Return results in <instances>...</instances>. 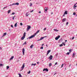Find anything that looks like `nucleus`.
Returning a JSON list of instances; mask_svg holds the SVG:
<instances>
[{
	"label": "nucleus",
	"instance_id": "obj_57",
	"mask_svg": "<svg viewBox=\"0 0 77 77\" xmlns=\"http://www.w3.org/2000/svg\"><path fill=\"white\" fill-rule=\"evenodd\" d=\"M46 47H48V45H46Z\"/></svg>",
	"mask_w": 77,
	"mask_h": 77
},
{
	"label": "nucleus",
	"instance_id": "obj_61",
	"mask_svg": "<svg viewBox=\"0 0 77 77\" xmlns=\"http://www.w3.org/2000/svg\"><path fill=\"white\" fill-rule=\"evenodd\" d=\"M1 48H0V49Z\"/></svg>",
	"mask_w": 77,
	"mask_h": 77
},
{
	"label": "nucleus",
	"instance_id": "obj_15",
	"mask_svg": "<svg viewBox=\"0 0 77 77\" xmlns=\"http://www.w3.org/2000/svg\"><path fill=\"white\" fill-rule=\"evenodd\" d=\"M44 38H45V37H41L40 39V40H42V39H44Z\"/></svg>",
	"mask_w": 77,
	"mask_h": 77
},
{
	"label": "nucleus",
	"instance_id": "obj_30",
	"mask_svg": "<svg viewBox=\"0 0 77 77\" xmlns=\"http://www.w3.org/2000/svg\"><path fill=\"white\" fill-rule=\"evenodd\" d=\"M72 57H74V53H73V55H72Z\"/></svg>",
	"mask_w": 77,
	"mask_h": 77
},
{
	"label": "nucleus",
	"instance_id": "obj_4",
	"mask_svg": "<svg viewBox=\"0 0 77 77\" xmlns=\"http://www.w3.org/2000/svg\"><path fill=\"white\" fill-rule=\"evenodd\" d=\"M21 68H22V70H20V71L23 70V69H24V63H23V64L22 66L21 67Z\"/></svg>",
	"mask_w": 77,
	"mask_h": 77
},
{
	"label": "nucleus",
	"instance_id": "obj_47",
	"mask_svg": "<svg viewBox=\"0 0 77 77\" xmlns=\"http://www.w3.org/2000/svg\"><path fill=\"white\" fill-rule=\"evenodd\" d=\"M68 22H67L66 23V25H68Z\"/></svg>",
	"mask_w": 77,
	"mask_h": 77
},
{
	"label": "nucleus",
	"instance_id": "obj_53",
	"mask_svg": "<svg viewBox=\"0 0 77 77\" xmlns=\"http://www.w3.org/2000/svg\"><path fill=\"white\" fill-rule=\"evenodd\" d=\"M53 14V12H52L51 13V15Z\"/></svg>",
	"mask_w": 77,
	"mask_h": 77
},
{
	"label": "nucleus",
	"instance_id": "obj_36",
	"mask_svg": "<svg viewBox=\"0 0 77 77\" xmlns=\"http://www.w3.org/2000/svg\"><path fill=\"white\" fill-rule=\"evenodd\" d=\"M62 44L63 45H64V46H65V44L64 43H62Z\"/></svg>",
	"mask_w": 77,
	"mask_h": 77
},
{
	"label": "nucleus",
	"instance_id": "obj_14",
	"mask_svg": "<svg viewBox=\"0 0 77 77\" xmlns=\"http://www.w3.org/2000/svg\"><path fill=\"white\" fill-rule=\"evenodd\" d=\"M54 31H55V32H58V31H59V30H57V29H54Z\"/></svg>",
	"mask_w": 77,
	"mask_h": 77
},
{
	"label": "nucleus",
	"instance_id": "obj_13",
	"mask_svg": "<svg viewBox=\"0 0 77 77\" xmlns=\"http://www.w3.org/2000/svg\"><path fill=\"white\" fill-rule=\"evenodd\" d=\"M14 27H17V23H15L14 24Z\"/></svg>",
	"mask_w": 77,
	"mask_h": 77
},
{
	"label": "nucleus",
	"instance_id": "obj_11",
	"mask_svg": "<svg viewBox=\"0 0 77 77\" xmlns=\"http://www.w3.org/2000/svg\"><path fill=\"white\" fill-rule=\"evenodd\" d=\"M14 56H13L11 57V58L9 60H12V59H13L14 58Z\"/></svg>",
	"mask_w": 77,
	"mask_h": 77
},
{
	"label": "nucleus",
	"instance_id": "obj_5",
	"mask_svg": "<svg viewBox=\"0 0 77 77\" xmlns=\"http://www.w3.org/2000/svg\"><path fill=\"white\" fill-rule=\"evenodd\" d=\"M60 35H59L58 36V37H56L55 38V40H57V39H58L59 38H60Z\"/></svg>",
	"mask_w": 77,
	"mask_h": 77
},
{
	"label": "nucleus",
	"instance_id": "obj_35",
	"mask_svg": "<svg viewBox=\"0 0 77 77\" xmlns=\"http://www.w3.org/2000/svg\"><path fill=\"white\" fill-rule=\"evenodd\" d=\"M20 26H23V23H20Z\"/></svg>",
	"mask_w": 77,
	"mask_h": 77
},
{
	"label": "nucleus",
	"instance_id": "obj_55",
	"mask_svg": "<svg viewBox=\"0 0 77 77\" xmlns=\"http://www.w3.org/2000/svg\"><path fill=\"white\" fill-rule=\"evenodd\" d=\"M67 41V40H65V42H66Z\"/></svg>",
	"mask_w": 77,
	"mask_h": 77
},
{
	"label": "nucleus",
	"instance_id": "obj_46",
	"mask_svg": "<svg viewBox=\"0 0 77 77\" xmlns=\"http://www.w3.org/2000/svg\"><path fill=\"white\" fill-rule=\"evenodd\" d=\"M74 37H73L72 38V39H74Z\"/></svg>",
	"mask_w": 77,
	"mask_h": 77
},
{
	"label": "nucleus",
	"instance_id": "obj_56",
	"mask_svg": "<svg viewBox=\"0 0 77 77\" xmlns=\"http://www.w3.org/2000/svg\"><path fill=\"white\" fill-rule=\"evenodd\" d=\"M14 18H15V16H14Z\"/></svg>",
	"mask_w": 77,
	"mask_h": 77
},
{
	"label": "nucleus",
	"instance_id": "obj_29",
	"mask_svg": "<svg viewBox=\"0 0 77 77\" xmlns=\"http://www.w3.org/2000/svg\"><path fill=\"white\" fill-rule=\"evenodd\" d=\"M62 46H63V45L62 44L60 45V47H62Z\"/></svg>",
	"mask_w": 77,
	"mask_h": 77
},
{
	"label": "nucleus",
	"instance_id": "obj_20",
	"mask_svg": "<svg viewBox=\"0 0 77 77\" xmlns=\"http://www.w3.org/2000/svg\"><path fill=\"white\" fill-rule=\"evenodd\" d=\"M36 64L35 63L34 64L33 63H32V64L31 65L32 66V65H34V66L36 65Z\"/></svg>",
	"mask_w": 77,
	"mask_h": 77
},
{
	"label": "nucleus",
	"instance_id": "obj_9",
	"mask_svg": "<svg viewBox=\"0 0 77 77\" xmlns=\"http://www.w3.org/2000/svg\"><path fill=\"white\" fill-rule=\"evenodd\" d=\"M50 51H51V50H49L47 52V55H48V54H49V53H50Z\"/></svg>",
	"mask_w": 77,
	"mask_h": 77
},
{
	"label": "nucleus",
	"instance_id": "obj_51",
	"mask_svg": "<svg viewBox=\"0 0 77 77\" xmlns=\"http://www.w3.org/2000/svg\"><path fill=\"white\" fill-rule=\"evenodd\" d=\"M41 40H40V39H39V40H38V41H41Z\"/></svg>",
	"mask_w": 77,
	"mask_h": 77
},
{
	"label": "nucleus",
	"instance_id": "obj_3",
	"mask_svg": "<svg viewBox=\"0 0 77 77\" xmlns=\"http://www.w3.org/2000/svg\"><path fill=\"white\" fill-rule=\"evenodd\" d=\"M31 28V26L28 25V27L27 28V31H29V30Z\"/></svg>",
	"mask_w": 77,
	"mask_h": 77
},
{
	"label": "nucleus",
	"instance_id": "obj_58",
	"mask_svg": "<svg viewBox=\"0 0 77 77\" xmlns=\"http://www.w3.org/2000/svg\"><path fill=\"white\" fill-rule=\"evenodd\" d=\"M77 4V3H76L75 4H76H76Z\"/></svg>",
	"mask_w": 77,
	"mask_h": 77
},
{
	"label": "nucleus",
	"instance_id": "obj_31",
	"mask_svg": "<svg viewBox=\"0 0 77 77\" xmlns=\"http://www.w3.org/2000/svg\"><path fill=\"white\" fill-rule=\"evenodd\" d=\"M47 10H48V9L47 8H46V9H45V11H46V12H47Z\"/></svg>",
	"mask_w": 77,
	"mask_h": 77
},
{
	"label": "nucleus",
	"instance_id": "obj_27",
	"mask_svg": "<svg viewBox=\"0 0 77 77\" xmlns=\"http://www.w3.org/2000/svg\"><path fill=\"white\" fill-rule=\"evenodd\" d=\"M69 53H70V52H67L66 53V54H67V55H69Z\"/></svg>",
	"mask_w": 77,
	"mask_h": 77
},
{
	"label": "nucleus",
	"instance_id": "obj_25",
	"mask_svg": "<svg viewBox=\"0 0 77 77\" xmlns=\"http://www.w3.org/2000/svg\"><path fill=\"white\" fill-rule=\"evenodd\" d=\"M3 66V65L2 64H0V66Z\"/></svg>",
	"mask_w": 77,
	"mask_h": 77
},
{
	"label": "nucleus",
	"instance_id": "obj_23",
	"mask_svg": "<svg viewBox=\"0 0 77 77\" xmlns=\"http://www.w3.org/2000/svg\"><path fill=\"white\" fill-rule=\"evenodd\" d=\"M67 14V11H65V13H64V14Z\"/></svg>",
	"mask_w": 77,
	"mask_h": 77
},
{
	"label": "nucleus",
	"instance_id": "obj_33",
	"mask_svg": "<svg viewBox=\"0 0 77 77\" xmlns=\"http://www.w3.org/2000/svg\"><path fill=\"white\" fill-rule=\"evenodd\" d=\"M76 5V4H75V5H74V7H75V8H76V7H77V5H76V6L75 5Z\"/></svg>",
	"mask_w": 77,
	"mask_h": 77
},
{
	"label": "nucleus",
	"instance_id": "obj_52",
	"mask_svg": "<svg viewBox=\"0 0 77 77\" xmlns=\"http://www.w3.org/2000/svg\"><path fill=\"white\" fill-rule=\"evenodd\" d=\"M44 45V44H43L42 45V46H43V45Z\"/></svg>",
	"mask_w": 77,
	"mask_h": 77
},
{
	"label": "nucleus",
	"instance_id": "obj_39",
	"mask_svg": "<svg viewBox=\"0 0 77 77\" xmlns=\"http://www.w3.org/2000/svg\"><path fill=\"white\" fill-rule=\"evenodd\" d=\"M14 14H15V13H12V15H14Z\"/></svg>",
	"mask_w": 77,
	"mask_h": 77
},
{
	"label": "nucleus",
	"instance_id": "obj_7",
	"mask_svg": "<svg viewBox=\"0 0 77 77\" xmlns=\"http://www.w3.org/2000/svg\"><path fill=\"white\" fill-rule=\"evenodd\" d=\"M49 58L50 60H52V59H53V56L52 55H51L50 56Z\"/></svg>",
	"mask_w": 77,
	"mask_h": 77
},
{
	"label": "nucleus",
	"instance_id": "obj_59",
	"mask_svg": "<svg viewBox=\"0 0 77 77\" xmlns=\"http://www.w3.org/2000/svg\"><path fill=\"white\" fill-rule=\"evenodd\" d=\"M30 1H31V0H29Z\"/></svg>",
	"mask_w": 77,
	"mask_h": 77
},
{
	"label": "nucleus",
	"instance_id": "obj_40",
	"mask_svg": "<svg viewBox=\"0 0 77 77\" xmlns=\"http://www.w3.org/2000/svg\"><path fill=\"white\" fill-rule=\"evenodd\" d=\"M16 5L15 3H13L12 4V5Z\"/></svg>",
	"mask_w": 77,
	"mask_h": 77
},
{
	"label": "nucleus",
	"instance_id": "obj_21",
	"mask_svg": "<svg viewBox=\"0 0 77 77\" xmlns=\"http://www.w3.org/2000/svg\"><path fill=\"white\" fill-rule=\"evenodd\" d=\"M11 12V10H9L8 11V14H9V13Z\"/></svg>",
	"mask_w": 77,
	"mask_h": 77
},
{
	"label": "nucleus",
	"instance_id": "obj_1",
	"mask_svg": "<svg viewBox=\"0 0 77 77\" xmlns=\"http://www.w3.org/2000/svg\"><path fill=\"white\" fill-rule=\"evenodd\" d=\"M39 30H38L37 31V32H36V33H35V34H34V35H32L30 37H29V38L30 39H31V38H33V37H35V35H36V34H38V33H39Z\"/></svg>",
	"mask_w": 77,
	"mask_h": 77
},
{
	"label": "nucleus",
	"instance_id": "obj_2",
	"mask_svg": "<svg viewBox=\"0 0 77 77\" xmlns=\"http://www.w3.org/2000/svg\"><path fill=\"white\" fill-rule=\"evenodd\" d=\"M26 32H24L23 33V36L21 38V40H23L24 39V38H25V36H26Z\"/></svg>",
	"mask_w": 77,
	"mask_h": 77
},
{
	"label": "nucleus",
	"instance_id": "obj_16",
	"mask_svg": "<svg viewBox=\"0 0 77 77\" xmlns=\"http://www.w3.org/2000/svg\"><path fill=\"white\" fill-rule=\"evenodd\" d=\"M33 45H32L30 46V48H33Z\"/></svg>",
	"mask_w": 77,
	"mask_h": 77
},
{
	"label": "nucleus",
	"instance_id": "obj_41",
	"mask_svg": "<svg viewBox=\"0 0 77 77\" xmlns=\"http://www.w3.org/2000/svg\"><path fill=\"white\" fill-rule=\"evenodd\" d=\"M41 49H42V50L43 49V47H42L40 48Z\"/></svg>",
	"mask_w": 77,
	"mask_h": 77
},
{
	"label": "nucleus",
	"instance_id": "obj_44",
	"mask_svg": "<svg viewBox=\"0 0 77 77\" xmlns=\"http://www.w3.org/2000/svg\"><path fill=\"white\" fill-rule=\"evenodd\" d=\"M57 62H56L55 63V65H57Z\"/></svg>",
	"mask_w": 77,
	"mask_h": 77
},
{
	"label": "nucleus",
	"instance_id": "obj_42",
	"mask_svg": "<svg viewBox=\"0 0 77 77\" xmlns=\"http://www.w3.org/2000/svg\"><path fill=\"white\" fill-rule=\"evenodd\" d=\"M69 51L70 52V53H71V50H69Z\"/></svg>",
	"mask_w": 77,
	"mask_h": 77
},
{
	"label": "nucleus",
	"instance_id": "obj_43",
	"mask_svg": "<svg viewBox=\"0 0 77 77\" xmlns=\"http://www.w3.org/2000/svg\"><path fill=\"white\" fill-rule=\"evenodd\" d=\"M11 27H12V28H13V27H14V26H13V25H11Z\"/></svg>",
	"mask_w": 77,
	"mask_h": 77
},
{
	"label": "nucleus",
	"instance_id": "obj_22",
	"mask_svg": "<svg viewBox=\"0 0 77 77\" xmlns=\"http://www.w3.org/2000/svg\"><path fill=\"white\" fill-rule=\"evenodd\" d=\"M6 34H7V33L6 32H5V33H4V35H3V36H5V35H6Z\"/></svg>",
	"mask_w": 77,
	"mask_h": 77
},
{
	"label": "nucleus",
	"instance_id": "obj_8",
	"mask_svg": "<svg viewBox=\"0 0 77 77\" xmlns=\"http://www.w3.org/2000/svg\"><path fill=\"white\" fill-rule=\"evenodd\" d=\"M25 51V50H24V48H23L22 49V52L23 53V55H24V51Z\"/></svg>",
	"mask_w": 77,
	"mask_h": 77
},
{
	"label": "nucleus",
	"instance_id": "obj_28",
	"mask_svg": "<svg viewBox=\"0 0 77 77\" xmlns=\"http://www.w3.org/2000/svg\"><path fill=\"white\" fill-rule=\"evenodd\" d=\"M31 72L30 71V70L29 71V72H27V74H30V73Z\"/></svg>",
	"mask_w": 77,
	"mask_h": 77
},
{
	"label": "nucleus",
	"instance_id": "obj_62",
	"mask_svg": "<svg viewBox=\"0 0 77 77\" xmlns=\"http://www.w3.org/2000/svg\"><path fill=\"white\" fill-rule=\"evenodd\" d=\"M12 14H11V15H12Z\"/></svg>",
	"mask_w": 77,
	"mask_h": 77
},
{
	"label": "nucleus",
	"instance_id": "obj_12",
	"mask_svg": "<svg viewBox=\"0 0 77 77\" xmlns=\"http://www.w3.org/2000/svg\"><path fill=\"white\" fill-rule=\"evenodd\" d=\"M28 15H29V14H28V13H26V17H28Z\"/></svg>",
	"mask_w": 77,
	"mask_h": 77
},
{
	"label": "nucleus",
	"instance_id": "obj_48",
	"mask_svg": "<svg viewBox=\"0 0 77 77\" xmlns=\"http://www.w3.org/2000/svg\"><path fill=\"white\" fill-rule=\"evenodd\" d=\"M38 13H39V14H41V11H39V12H38Z\"/></svg>",
	"mask_w": 77,
	"mask_h": 77
},
{
	"label": "nucleus",
	"instance_id": "obj_10",
	"mask_svg": "<svg viewBox=\"0 0 77 77\" xmlns=\"http://www.w3.org/2000/svg\"><path fill=\"white\" fill-rule=\"evenodd\" d=\"M65 21H66V18H64L62 20V22H65Z\"/></svg>",
	"mask_w": 77,
	"mask_h": 77
},
{
	"label": "nucleus",
	"instance_id": "obj_38",
	"mask_svg": "<svg viewBox=\"0 0 77 77\" xmlns=\"http://www.w3.org/2000/svg\"><path fill=\"white\" fill-rule=\"evenodd\" d=\"M46 28H44L43 30H46Z\"/></svg>",
	"mask_w": 77,
	"mask_h": 77
},
{
	"label": "nucleus",
	"instance_id": "obj_45",
	"mask_svg": "<svg viewBox=\"0 0 77 77\" xmlns=\"http://www.w3.org/2000/svg\"><path fill=\"white\" fill-rule=\"evenodd\" d=\"M33 12V10H32L30 12Z\"/></svg>",
	"mask_w": 77,
	"mask_h": 77
},
{
	"label": "nucleus",
	"instance_id": "obj_50",
	"mask_svg": "<svg viewBox=\"0 0 77 77\" xmlns=\"http://www.w3.org/2000/svg\"><path fill=\"white\" fill-rule=\"evenodd\" d=\"M65 14H64V13L63 15V17H64V16H65Z\"/></svg>",
	"mask_w": 77,
	"mask_h": 77
},
{
	"label": "nucleus",
	"instance_id": "obj_24",
	"mask_svg": "<svg viewBox=\"0 0 77 77\" xmlns=\"http://www.w3.org/2000/svg\"><path fill=\"white\" fill-rule=\"evenodd\" d=\"M26 42H25L23 44V45H25L26 44Z\"/></svg>",
	"mask_w": 77,
	"mask_h": 77
},
{
	"label": "nucleus",
	"instance_id": "obj_19",
	"mask_svg": "<svg viewBox=\"0 0 77 77\" xmlns=\"http://www.w3.org/2000/svg\"><path fill=\"white\" fill-rule=\"evenodd\" d=\"M15 5H19V3H18V2H17V3H15Z\"/></svg>",
	"mask_w": 77,
	"mask_h": 77
},
{
	"label": "nucleus",
	"instance_id": "obj_32",
	"mask_svg": "<svg viewBox=\"0 0 77 77\" xmlns=\"http://www.w3.org/2000/svg\"><path fill=\"white\" fill-rule=\"evenodd\" d=\"M63 64L62 65H61V68H63Z\"/></svg>",
	"mask_w": 77,
	"mask_h": 77
},
{
	"label": "nucleus",
	"instance_id": "obj_37",
	"mask_svg": "<svg viewBox=\"0 0 77 77\" xmlns=\"http://www.w3.org/2000/svg\"><path fill=\"white\" fill-rule=\"evenodd\" d=\"M7 6H6L5 7H4L3 9H5V8H6Z\"/></svg>",
	"mask_w": 77,
	"mask_h": 77
},
{
	"label": "nucleus",
	"instance_id": "obj_60",
	"mask_svg": "<svg viewBox=\"0 0 77 77\" xmlns=\"http://www.w3.org/2000/svg\"><path fill=\"white\" fill-rule=\"evenodd\" d=\"M55 74H54V75H55Z\"/></svg>",
	"mask_w": 77,
	"mask_h": 77
},
{
	"label": "nucleus",
	"instance_id": "obj_6",
	"mask_svg": "<svg viewBox=\"0 0 77 77\" xmlns=\"http://www.w3.org/2000/svg\"><path fill=\"white\" fill-rule=\"evenodd\" d=\"M48 71V69L47 68H44L43 70V71Z\"/></svg>",
	"mask_w": 77,
	"mask_h": 77
},
{
	"label": "nucleus",
	"instance_id": "obj_34",
	"mask_svg": "<svg viewBox=\"0 0 77 77\" xmlns=\"http://www.w3.org/2000/svg\"><path fill=\"white\" fill-rule=\"evenodd\" d=\"M73 15H75V12H74L73 13Z\"/></svg>",
	"mask_w": 77,
	"mask_h": 77
},
{
	"label": "nucleus",
	"instance_id": "obj_54",
	"mask_svg": "<svg viewBox=\"0 0 77 77\" xmlns=\"http://www.w3.org/2000/svg\"><path fill=\"white\" fill-rule=\"evenodd\" d=\"M39 63L38 62H37V64H38V63Z\"/></svg>",
	"mask_w": 77,
	"mask_h": 77
},
{
	"label": "nucleus",
	"instance_id": "obj_26",
	"mask_svg": "<svg viewBox=\"0 0 77 77\" xmlns=\"http://www.w3.org/2000/svg\"><path fill=\"white\" fill-rule=\"evenodd\" d=\"M32 6V3H30V6L31 7Z\"/></svg>",
	"mask_w": 77,
	"mask_h": 77
},
{
	"label": "nucleus",
	"instance_id": "obj_17",
	"mask_svg": "<svg viewBox=\"0 0 77 77\" xmlns=\"http://www.w3.org/2000/svg\"><path fill=\"white\" fill-rule=\"evenodd\" d=\"M52 63H50L49 64V66H52Z\"/></svg>",
	"mask_w": 77,
	"mask_h": 77
},
{
	"label": "nucleus",
	"instance_id": "obj_49",
	"mask_svg": "<svg viewBox=\"0 0 77 77\" xmlns=\"http://www.w3.org/2000/svg\"><path fill=\"white\" fill-rule=\"evenodd\" d=\"M14 17H13V18H12V19H13V20H14Z\"/></svg>",
	"mask_w": 77,
	"mask_h": 77
},
{
	"label": "nucleus",
	"instance_id": "obj_18",
	"mask_svg": "<svg viewBox=\"0 0 77 77\" xmlns=\"http://www.w3.org/2000/svg\"><path fill=\"white\" fill-rule=\"evenodd\" d=\"M6 68H7V69H8L9 68V66H6Z\"/></svg>",
	"mask_w": 77,
	"mask_h": 77
}]
</instances>
